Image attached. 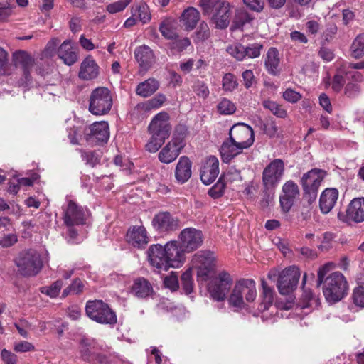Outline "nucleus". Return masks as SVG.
<instances>
[{
	"instance_id": "nucleus-1",
	"label": "nucleus",
	"mask_w": 364,
	"mask_h": 364,
	"mask_svg": "<svg viewBox=\"0 0 364 364\" xmlns=\"http://www.w3.org/2000/svg\"><path fill=\"white\" fill-rule=\"evenodd\" d=\"M332 267V263H327L319 268L316 287L323 284V293L326 301L336 303L346 295L348 287L346 278L341 272H336L328 274Z\"/></svg>"
},
{
	"instance_id": "nucleus-2",
	"label": "nucleus",
	"mask_w": 364,
	"mask_h": 364,
	"mask_svg": "<svg viewBox=\"0 0 364 364\" xmlns=\"http://www.w3.org/2000/svg\"><path fill=\"white\" fill-rule=\"evenodd\" d=\"M148 130L151 138L146 144V149L155 153L170 136L171 126L168 114L166 112L157 114L150 122Z\"/></svg>"
},
{
	"instance_id": "nucleus-3",
	"label": "nucleus",
	"mask_w": 364,
	"mask_h": 364,
	"mask_svg": "<svg viewBox=\"0 0 364 364\" xmlns=\"http://www.w3.org/2000/svg\"><path fill=\"white\" fill-rule=\"evenodd\" d=\"M203 13L210 18L211 23L218 28L228 27L230 18V5L224 0H200Z\"/></svg>"
},
{
	"instance_id": "nucleus-4",
	"label": "nucleus",
	"mask_w": 364,
	"mask_h": 364,
	"mask_svg": "<svg viewBox=\"0 0 364 364\" xmlns=\"http://www.w3.org/2000/svg\"><path fill=\"white\" fill-rule=\"evenodd\" d=\"M257 296L256 284L253 279H242L234 286L228 301L232 306L242 309L245 306V300L253 301Z\"/></svg>"
},
{
	"instance_id": "nucleus-5",
	"label": "nucleus",
	"mask_w": 364,
	"mask_h": 364,
	"mask_svg": "<svg viewBox=\"0 0 364 364\" xmlns=\"http://www.w3.org/2000/svg\"><path fill=\"white\" fill-rule=\"evenodd\" d=\"M15 264L20 274L24 277H34L43 268L40 254L34 250L23 251L15 259Z\"/></svg>"
},
{
	"instance_id": "nucleus-6",
	"label": "nucleus",
	"mask_w": 364,
	"mask_h": 364,
	"mask_svg": "<svg viewBox=\"0 0 364 364\" xmlns=\"http://www.w3.org/2000/svg\"><path fill=\"white\" fill-rule=\"evenodd\" d=\"M186 135V129L183 126L176 128L172 139L162 148L158 154L159 160L164 164H170L174 161L185 146L184 139Z\"/></svg>"
},
{
	"instance_id": "nucleus-7",
	"label": "nucleus",
	"mask_w": 364,
	"mask_h": 364,
	"mask_svg": "<svg viewBox=\"0 0 364 364\" xmlns=\"http://www.w3.org/2000/svg\"><path fill=\"white\" fill-rule=\"evenodd\" d=\"M85 311L90 319L101 324L114 325L117 321L115 312L102 300L88 301Z\"/></svg>"
},
{
	"instance_id": "nucleus-8",
	"label": "nucleus",
	"mask_w": 364,
	"mask_h": 364,
	"mask_svg": "<svg viewBox=\"0 0 364 364\" xmlns=\"http://www.w3.org/2000/svg\"><path fill=\"white\" fill-rule=\"evenodd\" d=\"M112 102L111 92L108 88L97 87L90 94L89 111L94 115L106 114L110 111Z\"/></svg>"
},
{
	"instance_id": "nucleus-9",
	"label": "nucleus",
	"mask_w": 364,
	"mask_h": 364,
	"mask_svg": "<svg viewBox=\"0 0 364 364\" xmlns=\"http://www.w3.org/2000/svg\"><path fill=\"white\" fill-rule=\"evenodd\" d=\"M326 176L324 170L313 168L304 173L301 178L304 193L309 196V200H314L321 182Z\"/></svg>"
},
{
	"instance_id": "nucleus-10",
	"label": "nucleus",
	"mask_w": 364,
	"mask_h": 364,
	"mask_svg": "<svg viewBox=\"0 0 364 364\" xmlns=\"http://www.w3.org/2000/svg\"><path fill=\"white\" fill-rule=\"evenodd\" d=\"M215 257L210 251H200L196 253L192 259L193 265L197 269L198 277L206 281L214 270Z\"/></svg>"
},
{
	"instance_id": "nucleus-11",
	"label": "nucleus",
	"mask_w": 364,
	"mask_h": 364,
	"mask_svg": "<svg viewBox=\"0 0 364 364\" xmlns=\"http://www.w3.org/2000/svg\"><path fill=\"white\" fill-rule=\"evenodd\" d=\"M284 171V164L282 159L273 160L264 169L262 183L266 190L271 191L278 186Z\"/></svg>"
},
{
	"instance_id": "nucleus-12",
	"label": "nucleus",
	"mask_w": 364,
	"mask_h": 364,
	"mask_svg": "<svg viewBox=\"0 0 364 364\" xmlns=\"http://www.w3.org/2000/svg\"><path fill=\"white\" fill-rule=\"evenodd\" d=\"M300 271L292 266L284 269L278 275L277 287L281 294L285 295L292 291L296 287L300 278Z\"/></svg>"
},
{
	"instance_id": "nucleus-13",
	"label": "nucleus",
	"mask_w": 364,
	"mask_h": 364,
	"mask_svg": "<svg viewBox=\"0 0 364 364\" xmlns=\"http://www.w3.org/2000/svg\"><path fill=\"white\" fill-rule=\"evenodd\" d=\"M337 217L339 220L350 223L364 221V198H353L347 206L345 211L340 210Z\"/></svg>"
},
{
	"instance_id": "nucleus-14",
	"label": "nucleus",
	"mask_w": 364,
	"mask_h": 364,
	"mask_svg": "<svg viewBox=\"0 0 364 364\" xmlns=\"http://www.w3.org/2000/svg\"><path fill=\"white\" fill-rule=\"evenodd\" d=\"M232 284L230 275L226 272H221L208 284V291L211 297L218 301H223Z\"/></svg>"
},
{
	"instance_id": "nucleus-15",
	"label": "nucleus",
	"mask_w": 364,
	"mask_h": 364,
	"mask_svg": "<svg viewBox=\"0 0 364 364\" xmlns=\"http://www.w3.org/2000/svg\"><path fill=\"white\" fill-rule=\"evenodd\" d=\"M229 136L234 142L245 149L251 146L255 140L253 129L245 123L234 124L230 129Z\"/></svg>"
},
{
	"instance_id": "nucleus-16",
	"label": "nucleus",
	"mask_w": 364,
	"mask_h": 364,
	"mask_svg": "<svg viewBox=\"0 0 364 364\" xmlns=\"http://www.w3.org/2000/svg\"><path fill=\"white\" fill-rule=\"evenodd\" d=\"M181 248L186 252H191L199 248L203 242L202 232L193 228L183 229L179 235Z\"/></svg>"
},
{
	"instance_id": "nucleus-17",
	"label": "nucleus",
	"mask_w": 364,
	"mask_h": 364,
	"mask_svg": "<svg viewBox=\"0 0 364 364\" xmlns=\"http://www.w3.org/2000/svg\"><path fill=\"white\" fill-rule=\"evenodd\" d=\"M151 225L156 231L164 233L178 230L181 227V222L168 212H161L154 216Z\"/></svg>"
},
{
	"instance_id": "nucleus-18",
	"label": "nucleus",
	"mask_w": 364,
	"mask_h": 364,
	"mask_svg": "<svg viewBox=\"0 0 364 364\" xmlns=\"http://www.w3.org/2000/svg\"><path fill=\"white\" fill-rule=\"evenodd\" d=\"M88 216L89 211L87 208L70 200L64 210L63 220L66 225L73 226L85 223Z\"/></svg>"
},
{
	"instance_id": "nucleus-19",
	"label": "nucleus",
	"mask_w": 364,
	"mask_h": 364,
	"mask_svg": "<svg viewBox=\"0 0 364 364\" xmlns=\"http://www.w3.org/2000/svg\"><path fill=\"white\" fill-rule=\"evenodd\" d=\"M146 255L149 264L155 269V271L159 272L162 270L167 271L170 268L163 245L160 244L150 245L146 251Z\"/></svg>"
},
{
	"instance_id": "nucleus-20",
	"label": "nucleus",
	"mask_w": 364,
	"mask_h": 364,
	"mask_svg": "<svg viewBox=\"0 0 364 364\" xmlns=\"http://www.w3.org/2000/svg\"><path fill=\"white\" fill-rule=\"evenodd\" d=\"M12 58L15 66L21 67L23 70V79L21 85H26L31 80V72L35 63L33 58L26 51L18 50L13 53Z\"/></svg>"
},
{
	"instance_id": "nucleus-21",
	"label": "nucleus",
	"mask_w": 364,
	"mask_h": 364,
	"mask_svg": "<svg viewBox=\"0 0 364 364\" xmlns=\"http://www.w3.org/2000/svg\"><path fill=\"white\" fill-rule=\"evenodd\" d=\"M84 133L87 141L107 142L109 137L108 123L105 121L95 122L85 128Z\"/></svg>"
},
{
	"instance_id": "nucleus-22",
	"label": "nucleus",
	"mask_w": 364,
	"mask_h": 364,
	"mask_svg": "<svg viewBox=\"0 0 364 364\" xmlns=\"http://www.w3.org/2000/svg\"><path fill=\"white\" fill-rule=\"evenodd\" d=\"M166 259L170 267L178 268L182 266L185 261V252L181 248V245H178L176 240L168 242L164 246Z\"/></svg>"
},
{
	"instance_id": "nucleus-23",
	"label": "nucleus",
	"mask_w": 364,
	"mask_h": 364,
	"mask_svg": "<svg viewBox=\"0 0 364 364\" xmlns=\"http://www.w3.org/2000/svg\"><path fill=\"white\" fill-rule=\"evenodd\" d=\"M134 57L139 63L140 73H145L155 63L156 58L153 50L146 45L138 46L134 50Z\"/></svg>"
},
{
	"instance_id": "nucleus-24",
	"label": "nucleus",
	"mask_w": 364,
	"mask_h": 364,
	"mask_svg": "<svg viewBox=\"0 0 364 364\" xmlns=\"http://www.w3.org/2000/svg\"><path fill=\"white\" fill-rule=\"evenodd\" d=\"M148 232L143 225H134L127 232V241L134 247L144 248L149 242Z\"/></svg>"
},
{
	"instance_id": "nucleus-25",
	"label": "nucleus",
	"mask_w": 364,
	"mask_h": 364,
	"mask_svg": "<svg viewBox=\"0 0 364 364\" xmlns=\"http://www.w3.org/2000/svg\"><path fill=\"white\" fill-rule=\"evenodd\" d=\"M219 174V161L214 156H210L206 160L200 171V179L205 185L213 183Z\"/></svg>"
},
{
	"instance_id": "nucleus-26",
	"label": "nucleus",
	"mask_w": 364,
	"mask_h": 364,
	"mask_svg": "<svg viewBox=\"0 0 364 364\" xmlns=\"http://www.w3.org/2000/svg\"><path fill=\"white\" fill-rule=\"evenodd\" d=\"M338 198L336 188H326L319 198V208L322 213H328L335 206Z\"/></svg>"
},
{
	"instance_id": "nucleus-27",
	"label": "nucleus",
	"mask_w": 364,
	"mask_h": 364,
	"mask_svg": "<svg viewBox=\"0 0 364 364\" xmlns=\"http://www.w3.org/2000/svg\"><path fill=\"white\" fill-rule=\"evenodd\" d=\"M98 75L99 66L90 55L87 56L81 63L79 77L84 80H90L96 78Z\"/></svg>"
},
{
	"instance_id": "nucleus-28",
	"label": "nucleus",
	"mask_w": 364,
	"mask_h": 364,
	"mask_svg": "<svg viewBox=\"0 0 364 364\" xmlns=\"http://www.w3.org/2000/svg\"><path fill=\"white\" fill-rule=\"evenodd\" d=\"M131 293L139 299H145L152 295L154 289L151 284L146 279L139 277L134 281Z\"/></svg>"
},
{
	"instance_id": "nucleus-29",
	"label": "nucleus",
	"mask_w": 364,
	"mask_h": 364,
	"mask_svg": "<svg viewBox=\"0 0 364 364\" xmlns=\"http://www.w3.org/2000/svg\"><path fill=\"white\" fill-rule=\"evenodd\" d=\"M192 164L187 156H181L175 168V178L180 183H184L191 176Z\"/></svg>"
},
{
	"instance_id": "nucleus-30",
	"label": "nucleus",
	"mask_w": 364,
	"mask_h": 364,
	"mask_svg": "<svg viewBox=\"0 0 364 364\" xmlns=\"http://www.w3.org/2000/svg\"><path fill=\"white\" fill-rule=\"evenodd\" d=\"M245 148L234 142L231 139L225 141L220 149L223 162L228 163L234 157L242 152Z\"/></svg>"
},
{
	"instance_id": "nucleus-31",
	"label": "nucleus",
	"mask_w": 364,
	"mask_h": 364,
	"mask_svg": "<svg viewBox=\"0 0 364 364\" xmlns=\"http://www.w3.org/2000/svg\"><path fill=\"white\" fill-rule=\"evenodd\" d=\"M280 58L277 49L270 48L265 57L264 65L267 72L272 75H277L280 73Z\"/></svg>"
},
{
	"instance_id": "nucleus-32",
	"label": "nucleus",
	"mask_w": 364,
	"mask_h": 364,
	"mask_svg": "<svg viewBox=\"0 0 364 364\" xmlns=\"http://www.w3.org/2000/svg\"><path fill=\"white\" fill-rule=\"evenodd\" d=\"M58 56L65 65H72L77 60V54L73 50L70 41H65L58 48Z\"/></svg>"
},
{
	"instance_id": "nucleus-33",
	"label": "nucleus",
	"mask_w": 364,
	"mask_h": 364,
	"mask_svg": "<svg viewBox=\"0 0 364 364\" xmlns=\"http://www.w3.org/2000/svg\"><path fill=\"white\" fill-rule=\"evenodd\" d=\"M261 284L262 291L260 295L261 302L259 306V310L264 311L268 310L274 302V290L267 284L264 279H261Z\"/></svg>"
},
{
	"instance_id": "nucleus-34",
	"label": "nucleus",
	"mask_w": 364,
	"mask_h": 364,
	"mask_svg": "<svg viewBox=\"0 0 364 364\" xmlns=\"http://www.w3.org/2000/svg\"><path fill=\"white\" fill-rule=\"evenodd\" d=\"M199 19L200 13L193 7L185 9L180 17V21L186 30H193Z\"/></svg>"
},
{
	"instance_id": "nucleus-35",
	"label": "nucleus",
	"mask_w": 364,
	"mask_h": 364,
	"mask_svg": "<svg viewBox=\"0 0 364 364\" xmlns=\"http://www.w3.org/2000/svg\"><path fill=\"white\" fill-rule=\"evenodd\" d=\"M159 87L158 80L151 77L139 83L136 88V93L141 97H148L154 94Z\"/></svg>"
},
{
	"instance_id": "nucleus-36",
	"label": "nucleus",
	"mask_w": 364,
	"mask_h": 364,
	"mask_svg": "<svg viewBox=\"0 0 364 364\" xmlns=\"http://www.w3.org/2000/svg\"><path fill=\"white\" fill-rule=\"evenodd\" d=\"M166 97L163 95H159L156 97L141 103H139L134 107V112H147L153 109L160 107L165 102Z\"/></svg>"
},
{
	"instance_id": "nucleus-37",
	"label": "nucleus",
	"mask_w": 364,
	"mask_h": 364,
	"mask_svg": "<svg viewBox=\"0 0 364 364\" xmlns=\"http://www.w3.org/2000/svg\"><path fill=\"white\" fill-rule=\"evenodd\" d=\"M132 14L142 22L148 23L151 19V14L148 6L144 2H139L132 7Z\"/></svg>"
},
{
	"instance_id": "nucleus-38",
	"label": "nucleus",
	"mask_w": 364,
	"mask_h": 364,
	"mask_svg": "<svg viewBox=\"0 0 364 364\" xmlns=\"http://www.w3.org/2000/svg\"><path fill=\"white\" fill-rule=\"evenodd\" d=\"M253 17L245 9H237L232 21V29H240L245 24L250 23Z\"/></svg>"
},
{
	"instance_id": "nucleus-39",
	"label": "nucleus",
	"mask_w": 364,
	"mask_h": 364,
	"mask_svg": "<svg viewBox=\"0 0 364 364\" xmlns=\"http://www.w3.org/2000/svg\"><path fill=\"white\" fill-rule=\"evenodd\" d=\"M348 65H340L337 68L336 73L332 80V89L336 92H339L346 82V73Z\"/></svg>"
},
{
	"instance_id": "nucleus-40",
	"label": "nucleus",
	"mask_w": 364,
	"mask_h": 364,
	"mask_svg": "<svg viewBox=\"0 0 364 364\" xmlns=\"http://www.w3.org/2000/svg\"><path fill=\"white\" fill-rule=\"evenodd\" d=\"M263 107L269 110L274 115L279 118H285L287 116V112L282 105L277 104L276 102L271 100H264L262 102Z\"/></svg>"
},
{
	"instance_id": "nucleus-41",
	"label": "nucleus",
	"mask_w": 364,
	"mask_h": 364,
	"mask_svg": "<svg viewBox=\"0 0 364 364\" xmlns=\"http://www.w3.org/2000/svg\"><path fill=\"white\" fill-rule=\"evenodd\" d=\"M351 55L355 58L364 55V34L358 35L353 41L350 48Z\"/></svg>"
},
{
	"instance_id": "nucleus-42",
	"label": "nucleus",
	"mask_w": 364,
	"mask_h": 364,
	"mask_svg": "<svg viewBox=\"0 0 364 364\" xmlns=\"http://www.w3.org/2000/svg\"><path fill=\"white\" fill-rule=\"evenodd\" d=\"M218 111L220 114L229 115L235 113L236 111L235 105L227 98H223L217 105Z\"/></svg>"
},
{
	"instance_id": "nucleus-43",
	"label": "nucleus",
	"mask_w": 364,
	"mask_h": 364,
	"mask_svg": "<svg viewBox=\"0 0 364 364\" xmlns=\"http://www.w3.org/2000/svg\"><path fill=\"white\" fill-rule=\"evenodd\" d=\"M237 77L230 73H226L222 79L223 89L225 92H232L238 87Z\"/></svg>"
},
{
	"instance_id": "nucleus-44",
	"label": "nucleus",
	"mask_w": 364,
	"mask_h": 364,
	"mask_svg": "<svg viewBox=\"0 0 364 364\" xmlns=\"http://www.w3.org/2000/svg\"><path fill=\"white\" fill-rule=\"evenodd\" d=\"M81 156L85 163L92 167L100 164L101 159L100 151H85L80 150Z\"/></svg>"
},
{
	"instance_id": "nucleus-45",
	"label": "nucleus",
	"mask_w": 364,
	"mask_h": 364,
	"mask_svg": "<svg viewBox=\"0 0 364 364\" xmlns=\"http://www.w3.org/2000/svg\"><path fill=\"white\" fill-rule=\"evenodd\" d=\"M159 31L162 36L167 39H175L178 35L175 29L173 28L172 23L166 20L161 22L159 27Z\"/></svg>"
},
{
	"instance_id": "nucleus-46",
	"label": "nucleus",
	"mask_w": 364,
	"mask_h": 364,
	"mask_svg": "<svg viewBox=\"0 0 364 364\" xmlns=\"http://www.w3.org/2000/svg\"><path fill=\"white\" fill-rule=\"evenodd\" d=\"M227 52L237 60H242L245 58V46L240 43H236L229 46Z\"/></svg>"
},
{
	"instance_id": "nucleus-47",
	"label": "nucleus",
	"mask_w": 364,
	"mask_h": 364,
	"mask_svg": "<svg viewBox=\"0 0 364 364\" xmlns=\"http://www.w3.org/2000/svg\"><path fill=\"white\" fill-rule=\"evenodd\" d=\"M182 287L186 294H191L193 290V280L191 269H187L181 277Z\"/></svg>"
},
{
	"instance_id": "nucleus-48",
	"label": "nucleus",
	"mask_w": 364,
	"mask_h": 364,
	"mask_svg": "<svg viewBox=\"0 0 364 364\" xmlns=\"http://www.w3.org/2000/svg\"><path fill=\"white\" fill-rule=\"evenodd\" d=\"M63 282L59 279L48 287L41 288V292L49 296L51 298H55L58 296L60 291L63 287Z\"/></svg>"
},
{
	"instance_id": "nucleus-49",
	"label": "nucleus",
	"mask_w": 364,
	"mask_h": 364,
	"mask_svg": "<svg viewBox=\"0 0 364 364\" xmlns=\"http://www.w3.org/2000/svg\"><path fill=\"white\" fill-rule=\"evenodd\" d=\"M283 195L290 198H295L299 193L297 184L293 181H287L282 187Z\"/></svg>"
},
{
	"instance_id": "nucleus-50",
	"label": "nucleus",
	"mask_w": 364,
	"mask_h": 364,
	"mask_svg": "<svg viewBox=\"0 0 364 364\" xmlns=\"http://www.w3.org/2000/svg\"><path fill=\"white\" fill-rule=\"evenodd\" d=\"M245 58H255L260 55L261 51L263 49V46L260 43H252L245 46Z\"/></svg>"
},
{
	"instance_id": "nucleus-51",
	"label": "nucleus",
	"mask_w": 364,
	"mask_h": 364,
	"mask_svg": "<svg viewBox=\"0 0 364 364\" xmlns=\"http://www.w3.org/2000/svg\"><path fill=\"white\" fill-rule=\"evenodd\" d=\"M132 0H119L107 6V11L110 14H115L123 11Z\"/></svg>"
},
{
	"instance_id": "nucleus-52",
	"label": "nucleus",
	"mask_w": 364,
	"mask_h": 364,
	"mask_svg": "<svg viewBox=\"0 0 364 364\" xmlns=\"http://www.w3.org/2000/svg\"><path fill=\"white\" fill-rule=\"evenodd\" d=\"M164 284L172 291H176L179 287L176 274L172 272L169 276L166 277L164 279Z\"/></svg>"
},
{
	"instance_id": "nucleus-53",
	"label": "nucleus",
	"mask_w": 364,
	"mask_h": 364,
	"mask_svg": "<svg viewBox=\"0 0 364 364\" xmlns=\"http://www.w3.org/2000/svg\"><path fill=\"white\" fill-rule=\"evenodd\" d=\"M304 289V294H303V298L304 300L306 302L305 305L302 306L303 309L311 307L313 305L317 306L318 305V299L316 297V296L313 294L311 289Z\"/></svg>"
},
{
	"instance_id": "nucleus-54",
	"label": "nucleus",
	"mask_w": 364,
	"mask_h": 364,
	"mask_svg": "<svg viewBox=\"0 0 364 364\" xmlns=\"http://www.w3.org/2000/svg\"><path fill=\"white\" fill-rule=\"evenodd\" d=\"M193 88L196 95L203 99H205L209 95V89L206 84L203 81H196Z\"/></svg>"
},
{
	"instance_id": "nucleus-55",
	"label": "nucleus",
	"mask_w": 364,
	"mask_h": 364,
	"mask_svg": "<svg viewBox=\"0 0 364 364\" xmlns=\"http://www.w3.org/2000/svg\"><path fill=\"white\" fill-rule=\"evenodd\" d=\"M225 183L221 181V178L208 191V194L213 198H220L224 193Z\"/></svg>"
},
{
	"instance_id": "nucleus-56",
	"label": "nucleus",
	"mask_w": 364,
	"mask_h": 364,
	"mask_svg": "<svg viewBox=\"0 0 364 364\" xmlns=\"http://www.w3.org/2000/svg\"><path fill=\"white\" fill-rule=\"evenodd\" d=\"M353 299L357 306L364 307V285H359L354 289Z\"/></svg>"
},
{
	"instance_id": "nucleus-57",
	"label": "nucleus",
	"mask_w": 364,
	"mask_h": 364,
	"mask_svg": "<svg viewBox=\"0 0 364 364\" xmlns=\"http://www.w3.org/2000/svg\"><path fill=\"white\" fill-rule=\"evenodd\" d=\"M14 350L17 353H26L34 351L35 347L31 343L28 341H21L14 343Z\"/></svg>"
},
{
	"instance_id": "nucleus-58",
	"label": "nucleus",
	"mask_w": 364,
	"mask_h": 364,
	"mask_svg": "<svg viewBox=\"0 0 364 364\" xmlns=\"http://www.w3.org/2000/svg\"><path fill=\"white\" fill-rule=\"evenodd\" d=\"M263 129L264 133L270 137L277 136L279 132L276 122L272 119L267 120L264 123Z\"/></svg>"
},
{
	"instance_id": "nucleus-59",
	"label": "nucleus",
	"mask_w": 364,
	"mask_h": 364,
	"mask_svg": "<svg viewBox=\"0 0 364 364\" xmlns=\"http://www.w3.org/2000/svg\"><path fill=\"white\" fill-rule=\"evenodd\" d=\"M223 177L226 182L230 183L240 181L242 180L240 171L235 168H230L225 174H223Z\"/></svg>"
},
{
	"instance_id": "nucleus-60",
	"label": "nucleus",
	"mask_w": 364,
	"mask_h": 364,
	"mask_svg": "<svg viewBox=\"0 0 364 364\" xmlns=\"http://www.w3.org/2000/svg\"><path fill=\"white\" fill-rule=\"evenodd\" d=\"M244 86L249 89L256 83V78L251 70H245L242 73Z\"/></svg>"
},
{
	"instance_id": "nucleus-61",
	"label": "nucleus",
	"mask_w": 364,
	"mask_h": 364,
	"mask_svg": "<svg viewBox=\"0 0 364 364\" xmlns=\"http://www.w3.org/2000/svg\"><path fill=\"white\" fill-rule=\"evenodd\" d=\"M8 65V53L0 47V75H9L6 68Z\"/></svg>"
},
{
	"instance_id": "nucleus-62",
	"label": "nucleus",
	"mask_w": 364,
	"mask_h": 364,
	"mask_svg": "<svg viewBox=\"0 0 364 364\" xmlns=\"http://www.w3.org/2000/svg\"><path fill=\"white\" fill-rule=\"evenodd\" d=\"M360 92L359 85L356 83L349 82L345 87L344 93L348 97H355Z\"/></svg>"
},
{
	"instance_id": "nucleus-63",
	"label": "nucleus",
	"mask_w": 364,
	"mask_h": 364,
	"mask_svg": "<svg viewBox=\"0 0 364 364\" xmlns=\"http://www.w3.org/2000/svg\"><path fill=\"white\" fill-rule=\"evenodd\" d=\"M318 55L326 62L331 61L335 57L333 51L326 46L321 47L318 51Z\"/></svg>"
},
{
	"instance_id": "nucleus-64",
	"label": "nucleus",
	"mask_w": 364,
	"mask_h": 364,
	"mask_svg": "<svg viewBox=\"0 0 364 364\" xmlns=\"http://www.w3.org/2000/svg\"><path fill=\"white\" fill-rule=\"evenodd\" d=\"M283 97L285 100L291 103H295L301 98V95L300 93L291 89H287L285 92H284Z\"/></svg>"
}]
</instances>
